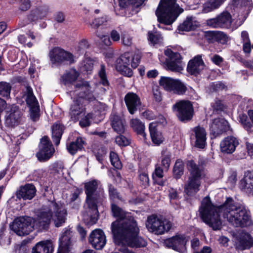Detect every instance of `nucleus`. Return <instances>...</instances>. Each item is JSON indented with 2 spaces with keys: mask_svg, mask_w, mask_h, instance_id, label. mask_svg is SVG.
<instances>
[{
  "mask_svg": "<svg viewBox=\"0 0 253 253\" xmlns=\"http://www.w3.org/2000/svg\"><path fill=\"white\" fill-rule=\"evenodd\" d=\"M111 126L115 132L119 134H124L126 130V122L121 116L116 113L110 117Z\"/></svg>",
  "mask_w": 253,
  "mask_h": 253,
  "instance_id": "26",
  "label": "nucleus"
},
{
  "mask_svg": "<svg viewBox=\"0 0 253 253\" xmlns=\"http://www.w3.org/2000/svg\"><path fill=\"white\" fill-rule=\"evenodd\" d=\"M84 190L86 195L85 203L88 208L89 220L88 225L95 224L99 218L98 204L101 202L104 194L103 189L98 188V180L93 179L84 183Z\"/></svg>",
  "mask_w": 253,
  "mask_h": 253,
  "instance_id": "3",
  "label": "nucleus"
},
{
  "mask_svg": "<svg viewBox=\"0 0 253 253\" xmlns=\"http://www.w3.org/2000/svg\"><path fill=\"white\" fill-rule=\"evenodd\" d=\"M172 110L178 120L184 123L191 121L194 114L193 104L188 100L177 101L173 105Z\"/></svg>",
  "mask_w": 253,
  "mask_h": 253,
  "instance_id": "8",
  "label": "nucleus"
},
{
  "mask_svg": "<svg viewBox=\"0 0 253 253\" xmlns=\"http://www.w3.org/2000/svg\"><path fill=\"white\" fill-rule=\"evenodd\" d=\"M162 38L159 34H155L152 31H148V40L154 44L159 43Z\"/></svg>",
  "mask_w": 253,
  "mask_h": 253,
  "instance_id": "52",
  "label": "nucleus"
},
{
  "mask_svg": "<svg viewBox=\"0 0 253 253\" xmlns=\"http://www.w3.org/2000/svg\"><path fill=\"white\" fill-rule=\"evenodd\" d=\"M86 108L80 99H75L73 100L69 110V116L71 120L74 122L79 121L82 116L85 115Z\"/></svg>",
  "mask_w": 253,
  "mask_h": 253,
  "instance_id": "19",
  "label": "nucleus"
},
{
  "mask_svg": "<svg viewBox=\"0 0 253 253\" xmlns=\"http://www.w3.org/2000/svg\"><path fill=\"white\" fill-rule=\"evenodd\" d=\"M48 56L51 63L56 66L66 64L71 65L75 62L73 53L59 46L53 47L50 50Z\"/></svg>",
  "mask_w": 253,
  "mask_h": 253,
  "instance_id": "9",
  "label": "nucleus"
},
{
  "mask_svg": "<svg viewBox=\"0 0 253 253\" xmlns=\"http://www.w3.org/2000/svg\"><path fill=\"white\" fill-rule=\"evenodd\" d=\"M187 90L186 85L180 80L176 79L171 91L178 95H183L186 93Z\"/></svg>",
  "mask_w": 253,
  "mask_h": 253,
  "instance_id": "45",
  "label": "nucleus"
},
{
  "mask_svg": "<svg viewBox=\"0 0 253 253\" xmlns=\"http://www.w3.org/2000/svg\"><path fill=\"white\" fill-rule=\"evenodd\" d=\"M38 151L36 154L38 160L40 162L48 161L53 155L55 149L49 137L44 135L40 139Z\"/></svg>",
  "mask_w": 253,
  "mask_h": 253,
  "instance_id": "11",
  "label": "nucleus"
},
{
  "mask_svg": "<svg viewBox=\"0 0 253 253\" xmlns=\"http://www.w3.org/2000/svg\"><path fill=\"white\" fill-rule=\"evenodd\" d=\"M192 16H187L185 20L177 27V30L181 32H189L195 30L197 26L194 24Z\"/></svg>",
  "mask_w": 253,
  "mask_h": 253,
  "instance_id": "36",
  "label": "nucleus"
},
{
  "mask_svg": "<svg viewBox=\"0 0 253 253\" xmlns=\"http://www.w3.org/2000/svg\"><path fill=\"white\" fill-rule=\"evenodd\" d=\"M88 41L85 39L82 40L79 43L78 50L80 53L83 54L85 50L89 47Z\"/></svg>",
  "mask_w": 253,
  "mask_h": 253,
  "instance_id": "59",
  "label": "nucleus"
},
{
  "mask_svg": "<svg viewBox=\"0 0 253 253\" xmlns=\"http://www.w3.org/2000/svg\"><path fill=\"white\" fill-rule=\"evenodd\" d=\"M141 60V56L138 54H133L131 52H126L122 54L116 61V68L122 75L131 77L133 71L129 66L131 65L132 68L138 67Z\"/></svg>",
  "mask_w": 253,
  "mask_h": 253,
  "instance_id": "7",
  "label": "nucleus"
},
{
  "mask_svg": "<svg viewBox=\"0 0 253 253\" xmlns=\"http://www.w3.org/2000/svg\"><path fill=\"white\" fill-rule=\"evenodd\" d=\"M88 241L95 249H102L106 243L104 232L100 229H96L93 230L89 235Z\"/></svg>",
  "mask_w": 253,
  "mask_h": 253,
  "instance_id": "18",
  "label": "nucleus"
},
{
  "mask_svg": "<svg viewBox=\"0 0 253 253\" xmlns=\"http://www.w3.org/2000/svg\"><path fill=\"white\" fill-rule=\"evenodd\" d=\"M111 210L112 216L117 218L116 220H118L119 223L124 221V220H126L127 218V216L129 215H127V212L114 203L111 204Z\"/></svg>",
  "mask_w": 253,
  "mask_h": 253,
  "instance_id": "33",
  "label": "nucleus"
},
{
  "mask_svg": "<svg viewBox=\"0 0 253 253\" xmlns=\"http://www.w3.org/2000/svg\"><path fill=\"white\" fill-rule=\"evenodd\" d=\"M51 203L53 205L55 213V218L54 219L55 225L56 227H59L65 222L67 211L64 208L63 204H58L55 201H52Z\"/></svg>",
  "mask_w": 253,
  "mask_h": 253,
  "instance_id": "23",
  "label": "nucleus"
},
{
  "mask_svg": "<svg viewBox=\"0 0 253 253\" xmlns=\"http://www.w3.org/2000/svg\"><path fill=\"white\" fill-rule=\"evenodd\" d=\"M176 1L160 0L155 12L158 22L164 25H170L183 12L184 9L180 7Z\"/></svg>",
  "mask_w": 253,
  "mask_h": 253,
  "instance_id": "4",
  "label": "nucleus"
},
{
  "mask_svg": "<svg viewBox=\"0 0 253 253\" xmlns=\"http://www.w3.org/2000/svg\"><path fill=\"white\" fill-rule=\"evenodd\" d=\"M186 165L189 174L184 191L188 196H192L200 190L204 168L197 165L193 160L187 161Z\"/></svg>",
  "mask_w": 253,
  "mask_h": 253,
  "instance_id": "6",
  "label": "nucleus"
},
{
  "mask_svg": "<svg viewBox=\"0 0 253 253\" xmlns=\"http://www.w3.org/2000/svg\"><path fill=\"white\" fill-rule=\"evenodd\" d=\"M176 80L170 77L162 76L159 83L166 90L171 91Z\"/></svg>",
  "mask_w": 253,
  "mask_h": 253,
  "instance_id": "42",
  "label": "nucleus"
},
{
  "mask_svg": "<svg viewBox=\"0 0 253 253\" xmlns=\"http://www.w3.org/2000/svg\"><path fill=\"white\" fill-rule=\"evenodd\" d=\"M165 55L167 56L169 59L168 60H172L175 58L178 59V57L181 56L180 54L178 52H173L171 49L168 48L164 51Z\"/></svg>",
  "mask_w": 253,
  "mask_h": 253,
  "instance_id": "58",
  "label": "nucleus"
},
{
  "mask_svg": "<svg viewBox=\"0 0 253 253\" xmlns=\"http://www.w3.org/2000/svg\"><path fill=\"white\" fill-rule=\"evenodd\" d=\"M37 189L33 183H26L17 190L16 196L19 199L32 200L36 195Z\"/></svg>",
  "mask_w": 253,
  "mask_h": 253,
  "instance_id": "22",
  "label": "nucleus"
},
{
  "mask_svg": "<svg viewBox=\"0 0 253 253\" xmlns=\"http://www.w3.org/2000/svg\"><path fill=\"white\" fill-rule=\"evenodd\" d=\"M65 127L60 123H55L51 126V138L56 146H58L64 133Z\"/></svg>",
  "mask_w": 253,
  "mask_h": 253,
  "instance_id": "32",
  "label": "nucleus"
},
{
  "mask_svg": "<svg viewBox=\"0 0 253 253\" xmlns=\"http://www.w3.org/2000/svg\"><path fill=\"white\" fill-rule=\"evenodd\" d=\"M193 131L196 138L195 146L199 149H204L207 144V133L205 129L198 126L193 128Z\"/></svg>",
  "mask_w": 253,
  "mask_h": 253,
  "instance_id": "27",
  "label": "nucleus"
},
{
  "mask_svg": "<svg viewBox=\"0 0 253 253\" xmlns=\"http://www.w3.org/2000/svg\"><path fill=\"white\" fill-rule=\"evenodd\" d=\"M146 226L150 232L162 235L171 229V224L170 221H164L159 218L156 214H152L147 217Z\"/></svg>",
  "mask_w": 253,
  "mask_h": 253,
  "instance_id": "10",
  "label": "nucleus"
},
{
  "mask_svg": "<svg viewBox=\"0 0 253 253\" xmlns=\"http://www.w3.org/2000/svg\"><path fill=\"white\" fill-rule=\"evenodd\" d=\"M177 58L178 60L176 59L177 58H175L172 60H166V65L167 67L169 70L172 72H179L183 69L182 67L180 65L182 59L181 56H180V57H178Z\"/></svg>",
  "mask_w": 253,
  "mask_h": 253,
  "instance_id": "37",
  "label": "nucleus"
},
{
  "mask_svg": "<svg viewBox=\"0 0 253 253\" xmlns=\"http://www.w3.org/2000/svg\"><path fill=\"white\" fill-rule=\"evenodd\" d=\"M132 127L137 134L142 135L144 137L146 136L144 132L145 126L139 119H135L132 120Z\"/></svg>",
  "mask_w": 253,
  "mask_h": 253,
  "instance_id": "46",
  "label": "nucleus"
},
{
  "mask_svg": "<svg viewBox=\"0 0 253 253\" xmlns=\"http://www.w3.org/2000/svg\"><path fill=\"white\" fill-rule=\"evenodd\" d=\"M206 38L209 43H216L220 47L219 51L224 48L230 40L225 33L219 31H209L206 33Z\"/></svg>",
  "mask_w": 253,
  "mask_h": 253,
  "instance_id": "13",
  "label": "nucleus"
},
{
  "mask_svg": "<svg viewBox=\"0 0 253 253\" xmlns=\"http://www.w3.org/2000/svg\"><path fill=\"white\" fill-rule=\"evenodd\" d=\"M239 139L233 135L225 137L220 143V149L223 154H231L239 145Z\"/></svg>",
  "mask_w": 253,
  "mask_h": 253,
  "instance_id": "20",
  "label": "nucleus"
},
{
  "mask_svg": "<svg viewBox=\"0 0 253 253\" xmlns=\"http://www.w3.org/2000/svg\"><path fill=\"white\" fill-rule=\"evenodd\" d=\"M204 65L202 56L197 55L189 61L186 68L187 72L190 75L197 77L201 72L200 67Z\"/></svg>",
  "mask_w": 253,
  "mask_h": 253,
  "instance_id": "24",
  "label": "nucleus"
},
{
  "mask_svg": "<svg viewBox=\"0 0 253 253\" xmlns=\"http://www.w3.org/2000/svg\"><path fill=\"white\" fill-rule=\"evenodd\" d=\"M79 76V73L76 69H73L65 73L62 77L63 83L65 85L72 84L75 82Z\"/></svg>",
  "mask_w": 253,
  "mask_h": 253,
  "instance_id": "38",
  "label": "nucleus"
},
{
  "mask_svg": "<svg viewBox=\"0 0 253 253\" xmlns=\"http://www.w3.org/2000/svg\"><path fill=\"white\" fill-rule=\"evenodd\" d=\"M139 179L141 182V184L145 187H147L149 186V178L147 173L143 172L140 173L139 175Z\"/></svg>",
  "mask_w": 253,
  "mask_h": 253,
  "instance_id": "60",
  "label": "nucleus"
},
{
  "mask_svg": "<svg viewBox=\"0 0 253 253\" xmlns=\"http://www.w3.org/2000/svg\"><path fill=\"white\" fill-rule=\"evenodd\" d=\"M124 101L129 114L133 115L141 106V102L139 96L132 92L127 93L124 98Z\"/></svg>",
  "mask_w": 253,
  "mask_h": 253,
  "instance_id": "21",
  "label": "nucleus"
},
{
  "mask_svg": "<svg viewBox=\"0 0 253 253\" xmlns=\"http://www.w3.org/2000/svg\"><path fill=\"white\" fill-rule=\"evenodd\" d=\"M76 99H80L81 102L84 103V99L89 101H92L95 98L89 89L85 87L79 93L78 96Z\"/></svg>",
  "mask_w": 253,
  "mask_h": 253,
  "instance_id": "47",
  "label": "nucleus"
},
{
  "mask_svg": "<svg viewBox=\"0 0 253 253\" xmlns=\"http://www.w3.org/2000/svg\"><path fill=\"white\" fill-rule=\"evenodd\" d=\"M109 157L111 164L114 168L118 169H122V164L116 152L111 151L110 152Z\"/></svg>",
  "mask_w": 253,
  "mask_h": 253,
  "instance_id": "48",
  "label": "nucleus"
},
{
  "mask_svg": "<svg viewBox=\"0 0 253 253\" xmlns=\"http://www.w3.org/2000/svg\"><path fill=\"white\" fill-rule=\"evenodd\" d=\"M53 216V211L51 209L46 211H40L38 217L41 222H43L44 227H48L51 222Z\"/></svg>",
  "mask_w": 253,
  "mask_h": 253,
  "instance_id": "39",
  "label": "nucleus"
},
{
  "mask_svg": "<svg viewBox=\"0 0 253 253\" xmlns=\"http://www.w3.org/2000/svg\"><path fill=\"white\" fill-rule=\"evenodd\" d=\"M11 88L10 83L4 81L0 82V96L6 99L10 98Z\"/></svg>",
  "mask_w": 253,
  "mask_h": 253,
  "instance_id": "44",
  "label": "nucleus"
},
{
  "mask_svg": "<svg viewBox=\"0 0 253 253\" xmlns=\"http://www.w3.org/2000/svg\"><path fill=\"white\" fill-rule=\"evenodd\" d=\"M219 209L226 216L228 221L236 227H245L251 222L250 211L245 206L237 207L232 198L227 197L224 203L219 206Z\"/></svg>",
  "mask_w": 253,
  "mask_h": 253,
  "instance_id": "2",
  "label": "nucleus"
},
{
  "mask_svg": "<svg viewBox=\"0 0 253 253\" xmlns=\"http://www.w3.org/2000/svg\"><path fill=\"white\" fill-rule=\"evenodd\" d=\"M40 107L39 105H33L31 107V118L33 121L36 122L39 119L40 114Z\"/></svg>",
  "mask_w": 253,
  "mask_h": 253,
  "instance_id": "54",
  "label": "nucleus"
},
{
  "mask_svg": "<svg viewBox=\"0 0 253 253\" xmlns=\"http://www.w3.org/2000/svg\"><path fill=\"white\" fill-rule=\"evenodd\" d=\"M206 23L207 25L213 28H220V25L219 23V21L217 19V17L213 18H210L206 20Z\"/></svg>",
  "mask_w": 253,
  "mask_h": 253,
  "instance_id": "61",
  "label": "nucleus"
},
{
  "mask_svg": "<svg viewBox=\"0 0 253 253\" xmlns=\"http://www.w3.org/2000/svg\"><path fill=\"white\" fill-rule=\"evenodd\" d=\"M106 18L101 17L97 18H95L92 21L91 26L94 28H97L100 26L103 25L104 23L106 22Z\"/></svg>",
  "mask_w": 253,
  "mask_h": 253,
  "instance_id": "63",
  "label": "nucleus"
},
{
  "mask_svg": "<svg viewBox=\"0 0 253 253\" xmlns=\"http://www.w3.org/2000/svg\"><path fill=\"white\" fill-rule=\"evenodd\" d=\"M211 88L213 91L217 92L223 90H227V86L222 82L217 81L212 83Z\"/></svg>",
  "mask_w": 253,
  "mask_h": 253,
  "instance_id": "53",
  "label": "nucleus"
},
{
  "mask_svg": "<svg viewBox=\"0 0 253 253\" xmlns=\"http://www.w3.org/2000/svg\"><path fill=\"white\" fill-rule=\"evenodd\" d=\"M98 76L100 79V83L101 84L105 86L109 85V82L107 79L106 73L105 66L104 64L100 65V69L98 72Z\"/></svg>",
  "mask_w": 253,
  "mask_h": 253,
  "instance_id": "49",
  "label": "nucleus"
},
{
  "mask_svg": "<svg viewBox=\"0 0 253 253\" xmlns=\"http://www.w3.org/2000/svg\"><path fill=\"white\" fill-rule=\"evenodd\" d=\"M22 114L19 107L13 104L7 108L5 116V125L7 127H13L18 126L20 122Z\"/></svg>",
  "mask_w": 253,
  "mask_h": 253,
  "instance_id": "15",
  "label": "nucleus"
},
{
  "mask_svg": "<svg viewBox=\"0 0 253 253\" xmlns=\"http://www.w3.org/2000/svg\"><path fill=\"white\" fill-rule=\"evenodd\" d=\"M94 64L92 61H87L82 67V70L85 71L87 74H90L93 69Z\"/></svg>",
  "mask_w": 253,
  "mask_h": 253,
  "instance_id": "62",
  "label": "nucleus"
},
{
  "mask_svg": "<svg viewBox=\"0 0 253 253\" xmlns=\"http://www.w3.org/2000/svg\"><path fill=\"white\" fill-rule=\"evenodd\" d=\"M86 144L84 138L78 136L75 140L66 143V149L69 154L74 155L78 151H82Z\"/></svg>",
  "mask_w": 253,
  "mask_h": 253,
  "instance_id": "30",
  "label": "nucleus"
},
{
  "mask_svg": "<svg viewBox=\"0 0 253 253\" xmlns=\"http://www.w3.org/2000/svg\"><path fill=\"white\" fill-rule=\"evenodd\" d=\"M114 243L118 245H126L130 248H141L147 246V242L140 237L137 222L132 215L127 216L124 221L119 223L113 221L111 226Z\"/></svg>",
  "mask_w": 253,
  "mask_h": 253,
  "instance_id": "1",
  "label": "nucleus"
},
{
  "mask_svg": "<svg viewBox=\"0 0 253 253\" xmlns=\"http://www.w3.org/2000/svg\"><path fill=\"white\" fill-rule=\"evenodd\" d=\"M54 246L51 240L42 241L32 248V253H53Z\"/></svg>",
  "mask_w": 253,
  "mask_h": 253,
  "instance_id": "31",
  "label": "nucleus"
},
{
  "mask_svg": "<svg viewBox=\"0 0 253 253\" xmlns=\"http://www.w3.org/2000/svg\"><path fill=\"white\" fill-rule=\"evenodd\" d=\"M109 196L111 199L119 198V193L112 184H108Z\"/></svg>",
  "mask_w": 253,
  "mask_h": 253,
  "instance_id": "57",
  "label": "nucleus"
},
{
  "mask_svg": "<svg viewBox=\"0 0 253 253\" xmlns=\"http://www.w3.org/2000/svg\"><path fill=\"white\" fill-rule=\"evenodd\" d=\"M236 246L238 249L245 250L253 246V238L249 233L242 231L237 238Z\"/></svg>",
  "mask_w": 253,
  "mask_h": 253,
  "instance_id": "25",
  "label": "nucleus"
},
{
  "mask_svg": "<svg viewBox=\"0 0 253 253\" xmlns=\"http://www.w3.org/2000/svg\"><path fill=\"white\" fill-rule=\"evenodd\" d=\"M228 123L224 119L216 118L213 120L210 126V134L211 139L215 138L223 133L228 130Z\"/></svg>",
  "mask_w": 253,
  "mask_h": 253,
  "instance_id": "17",
  "label": "nucleus"
},
{
  "mask_svg": "<svg viewBox=\"0 0 253 253\" xmlns=\"http://www.w3.org/2000/svg\"><path fill=\"white\" fill-rule=\"evenodd\" d=\"M9 227L12 231L20 236L29 235L34 229L29 217L16 218L10 224Z\"/></svg>",
  "mask_w": 253,
  "mask_h": 253,
  "instance_id": "12",
  "label": "nucleus"
},
{
  "mask_svg": "<svg viewBox=\"0 0 253 253\" xmlns=\"http://www.w3.org/2000/svg\"><path fill=\"white\" fill-rule=\"evenodd\" d=\"M149 130L152 142L155 145L160 146L164 142L165 137L163 133L158 130L156 123L152 122L149 124Z\"/></svg>",
  "mask_w": 253,
  "mask_h": 253,
  "instance_id": "28",
  "label": "nucleus"
},
{
  "mask_svg": "<svg viewBox=\"0 0 253 253\" xmlns=\"http://www.w3.org/2000/svg\"><path fill=\"white\" fill-rule=\"evenodd\" d=\"M72 232L66 230L59 239V245L57 253H69L71 244Z\"/></svg>",
  "mask_w": 253,
  "mask_h": 253,
  "instance_id": "29",
  "label": "nucleus"
},
{
  "mask_svg": "<svg viewBox=\"0 0 253 253\" xmlns=\"http://www.w3.org/2000/svg\"><path fill=\"white\" fill-rule=\"evenodd\" d=\"M240 188L249 194H253V171L249 173L247 178L240 181Z\"/></svg>",
  "mask_w": 253,
  "mask_h": 253,
  "instance_id": "34",
  "label": "nucleus"
},
{
  "mask_svg": "<svg viewBox=\"0 0 253 253\" xmlns=\"http://www.w3.org/2000/svg\"><path fill=\"white\" fill-rule=\"evenodd\" d=\"M187 242L188 240L185 235L177 234L166 239L164 243L168 248L183 253L186 251V246Z\"/></svg>",
  "mask_w": 253,
  "mask_h": 253,
  "instance_id": "14",
  "label": "nucleus"
},
{
  "mask_svg": "<svg viewBox=\"0 0 253 253\" xmlns=\"http://www.w3.org/2000/svg\"><path fill=\"white\" fill-rule=\"evenodd\" d=\"M106 154L107 151L105 148H102L98 150L95 154V157L100 164H103L104 158Z\"/></svg>",
  "mask_w": 253,
  "mask_h": 253,
  "instance_id": "56",
  "label": "nucleus"
},
{
  "mask_svg": "<svg viewBox=\"0 0 253 253\" xmlns=\"http://www.w3.org/2000/svg\"><path fill=\"white\" fill-rule=\"evenodd\" d=\"M93 114L88 113L84 117L81 118L79 122V125L82 128L89 126L91 125L90 119H92Z\"/></svg>",
  "mask_w": 253,
  "mask_h": 253,
  "instance_id": "51",
  "label": "nucleus"
},
{
  "mask_svg": "<svg viewBox=\"0 0 253 253\" xmlns=\"http://www.w3.org/2000/svg\"><path fill=\"white\" fill-rule=\"evenodd\" d=\"M239 122L249 134L253 132V123L249 116L245 114H242L240 116Z\"/></svg>",
  "mask_w": 253,
  "mask_h": 253,
  "instance_id": "40",
  "label": "nucleus"
},
{
  "mask_svg": "<svg viewBox=\"0 0 253 253\" xmlns=\"http://www.w3.org/2000/svg\"><path fill=\"white\" fill-rule=\"evenodd\" d=\"M184 163L181 159H177L174 164L172 168V177L176 180L179 179L184 174Z\"/></svg>",
  "mask_w": 253,
  "mask_h": 253,
  "instance_id": "35",
  "label": "nucleus"
},
{
  "mask_svg": "<svg viewBox=\"0 0 253 253\" xmlns=\"http://www.w3.org/2000/svg\"><path fill=\"white\" fill-rule=\"evenodd\" d=\"M169 198L170 200H177L179 199L178 193L176 189L171 187L169 190Z\"/></svg>",
  "mask_w": 253,
  "mask_h": 253,
  "instance_id": "64",
  "label": "nucleus"
},
{
  "mask_svg": "<svg viewBox=\"0 0 253 253\" xmlns=\"http://www.w3.org/2000/svg\"><path fill=\"white\" fill-rule=\"evenodd\" d=\"M221 3L222 2L220 0H212L209 4V5L205 6L204 7V10L206 12L211 11L213 9H215L218 8L220 6Z\"/></svg>",
  "mask_w": 253,
  "mask_h": 253,
  "instance_id": "55",
  "label": "nucleus"
},
{
  "mask_svg": "<svg viewBox=\"0 0 253 253\" xmlns=\"http://www.w3.org/2000/svg\"><path fill=\"white\" fill-rule=\"evenodd\" d=\"M115 142L120 147H126L130 145V139L127 138L123 134H119L115 138Z\"/></svg>",
  "mask_w": 253,
  "mask_h": 253,
  "instance_id": "50",
  "label": "nucleus"
},
{
  "mask_svg": "<svg viewBox=\"0 0 253 253\" xmlns=\"http://www.w3.org/2000/svg\"><path fill=\"white\" fill-rule=\"evenodd\" d=\"M220 28L226 27L232 22V16L227 11H223L217 16Z\"/></svg>",
  "mask_w": 253,
  "mask_h": 253,
  "instance_id": "41",
  "label": "nucleus"
},
{
  "mask_svg": "<svg viewBox=\"0 0 253 253\" xmlns=\"http://www.w3.org/2000/svg\"><path fill=\"white\" fill-rule=\"evenodd\" d=\"M218 207L214 206L208 196L203 199L199 209V216L202 221L215 231L220 229L221 227L220 213L223 211Z\"/></svg>",
  "mask_w": 253,
  "mask_h": 253,
  "instance_id": "5",
  "label": "nucleus"
},
{
  "mask_svg": "<svg viewBox=\"0 0 253 253\" xmlns=\"http://www.w3.org/2000/svg\"><path fill=\"white\" fill-rule=\"evenodd\" d=\"M162 160L161 165L166 170H168L170 167L171 160V153L168 151L167 149L163 150L161 152Z\"/></svg>",
  "mask_w": 253,
  "mask_h": 253,
  "instance_id": "43",
  "label": "nucleus"
},
{
  "mask_svg": "<svg viewBox=\"0 0 253 253\" xmlns=\"http://www.w3.org/2000/svg\"><path fill=\"white\" fill-rule=\"evenodd\" d=\"M49 12V7L45 4L36 6L31 9L27 15L30 23L37 24L39 21L45 19Z\"/></svg>",
  "mask_w": 253,
  "mask_h": 253,
  "instance_id": "16",
  "label": "nucleus"
}]
</instances>
